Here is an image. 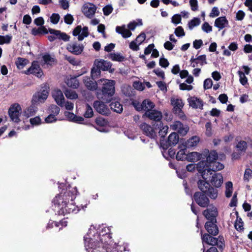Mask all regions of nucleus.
I'll return each mask as SVG.
<instances>
[{
	"label": "nucleus",
	"mask_w": 252,
	"mask_h": 252,
	"mask_svg": "<svg viewBox=\"0 0 252 252\" xmlns=\"http://www.w3.org/2000/svg\"><path fill=\"white\" fill-rule=\"evenodd\" d=\"M76 187L70 186L65 189H63L62 192L57 195L53 199L52 203L59 208L58 215H63L69 214H77L81 209L84 210L87 204H81L80 206L73 203V200L77 194Z\"/></svg>",
	"instance_id": "nucleus-1"
},
{
	"label": "nucleus",
	"mask_w": 252,
	"mask_h": 252,
	"mask_svg": "<svg viewBox=\"0 0 252 252\" xmlns=\"http://www.w3.org/2000/svg\"><path fill=\"white\" fill-rule=\"evenodd\" d=\"M201 156L202 157V159H206L200 161L197 164L196 168L198 172L201 174L203 179L207 178V176H205L206 171L210 172L211 175L212 174L211 171L215 172L224 168L223 164L217 161L218 155L216 151H209V150L205 149L201 154Z\"/></svg>",
	"instance_id": "nucleus-2"
},
{
	"label": "nucleus",
	"mask_w": 252,
	"mask_h": 252,
	"mask_svg": "<svg viewBox=\"0 0 252 252\" xmlns=\"http://www.w3.org/2000/svg\"><path fill=\"white\" fill-rule=\"evenodd\" d=\"M202 215L208 220L204 225L207 233L217 236L219 232V227L217 224V217L218 215L217 208L213 205L210 206L209 208L203 211Z\"/></svg>",
	"instance_id": "nucleus-3"
},
{
	"label": "nucleus",
	"mask_w": 252,
	"mask_h": 252,
	"mask_svg": "<svg viewBox=\"0 0 252 252\" xmlns=\"http://www.w3.org/2000/svg\"><path fill=\"white\" fill-rule=\"evenodd\" d=\"M100 82L102 86L97 90V97L105 103H108L112 100L115 93L116 82L114 80L106 79H100L99 84Z\"/></svg>",
	"instance_id": "nucleus-4"
},
{
	"label": "nucleus",
	"mask_w": 252,
	"mask_h": 252,
	"mask_svg": "<svg viewBox=\"0 0 252 252\" xmlns=\"http://www.w3.org/2000/svg\"><path fill=\"white\" fill-rule=\"evenodd\" d=\"M210 233H203L201 231V239L203 247L205 245L211 246V247H215L216 246L220 250H223L224 246V240L222 236H219L218 238H216Z\"/></svg>",
	"instance_id": "nucleus-5"
},
{
	"label": "nucleus",
	"mask_w": 252,
	"mask_h": 252,
	"mask_svg": "<svg viewBox=\"0 0 252 252\" xmlns=\"http://www.w3.org/2000/svg\"><path fill=\"white\" fill-rule=\"evenodd\" d=\"M193 199L201 207L207 208L209 205L210 200L204 192H195L193 195Z\"/></svg>",
	"instance_id": "nucleus-6"
},
{
	"label": "nucleus",
	"mask_w": 252,
	"mask_h": 252,
	"mask_svg": "<svg viewBox=\"0 0 252 252\" xmlns=\"http://www.w3.org/2000/svg\"><path fill=\"white\" fill-rule=\"evenodd\" d=\"M179 140V137L178 133L172 132L168 137L167 140L160 139V144L162 148L164 149H167L170 146H175L178 143Z\"/></svg>",
	"instance_id": "nucleus-7"
},
{
	"label": "nucleus",
	"mask_w": 252,
	"mask_h": 252,
	"mask_svg": "<svg viewBox=\"0 0 252 252\" xmlns=\"http://www.w3.org/2000/svg\"><path fill=\"white\" fill-rule=\"evenodd\" d=\"M48 32L53 34V35H49L48 39L50 42L54 41L56 38L62 39L64 41H68L69 40L70 36L65 32H62L59 30H56L53 29L49 28Z\"/></svg>",
	"instance_id": "nucleus-8"
},
{
	"label": "nucleus",
	"mask_w": 252,
	"mask_h": 252,
	"mask_svg": "<svg viewBox=\"0 0 252 252\" xmlns=\"http://www.w3.org/2000/svg\"><path fill=\"white\" fill-rule=\"evenodd\" d=\"M21 107L18 103L12 105L9 109L8 114L11 120L16 123L20 122L19 117L21 114Z\"/></svg>",
	"instance_id": "nucleus-9"
},
{
	"label": "nucleus",
	"mask_w": 252,
	"mask_h": 252,
	"mask_svg": "<svg viewBox=\"0 0 252 252\" xmlns=\"http://www.w3.org/2000/svg\"><path fill=\"white\" fill-rule=\"evenodd\" d=\"M24 73L27 75L33 74L38 78H41L43 75V71L36 61L32 62L31 67L25 70Z\"/></svg>",
	"instance_id": "nucleus-10"
},
{
	"label": "nucleus",
	"mask_w": 252,
	"mask_h": 252,
	"mask_svg": "<svg viewBox=\"0 0 252 252\" xmlns=\"http://www.w3.org/2000/svg\"><path fill=\"white\" fill-rule=\"evenodd\" d=\"M96 6L93 3L88 2L85 3L82 7V12L88 18H92L96 10Z\"/></svg>",
	"instance_id": "nucleus-11"
},
{
	"label": "nucleus",
	"mask_w": 252,
	"mask_h": 252,
	"mask_svg": "<svg viewBox=\"0 0 252 252\" xmlns=\"http://www.w3.org/2000/svg\"><path fill=\"white\" fill-rule=\"evenodd\" d=\"M112 233L109 227H105L101 229L99 232L100 242L98 243L105 245L106 243H112Z\"/></svg>",
	"instance_id": "nucleus-12"
},
{
	"label": "nucleus",
	"mask_w": 252,
	"mask_h": 252,
	"mask_svg": "<svg viewBox=\"0 0 252 252\" xmlns=\"http://www.w3.org/2000/svg\"><path fill=\"white\" fill-rule=\"evenodd\" d=\"M104 101H95L94 103V107L95 110L99 114L103 115L108 116L110 114V111L108 106L105 104Z\"/></svg>",
	"instance_id": "nucleus-13"
},
{
	"label": "nucleus",
	"mask_w": 252,
	"mask_h": 252,
	"mask_svg": "<svg viewBox=\"0 0 252 252\" xmlns=\"http://www.w3.org/2000/svg\"><path fill=\"white\" fill-rule=\"evenodd\" d=\"M84 48L83 44H78L76 42L68 43L66 45L67 50L75 55H80L83 52Z\"/></svg>",
	"instance_id": "nucleus-14"
},
{
	"label": "nucleus",
	"mask_w": 252,
	"mask_h": 252,
	"mask_svg": "<svg viewBox=\"0 0 252 252\" xmlns=\"http://www.w3.org/2000/svg\"><path fill=\"white\" fill-rule=\"evenodd\" d=\"M145 115L150 120L159 122V126H161V125H162V123L161 121L162 115L161 112L156 110H151L146 112Z\"/></svg>",
	"instance_id": "nucleus-15"
},
{
	"label": "nucleus",
	"mask_w": 252,
	"mask_h": 252,
	"mask_svg": "<svg viewBox=\"0 0 252 252\" xmlns=\"http://www.w3.org/2000/svg\"><path fill=\"white\" fill-rule=\"evenodd\" d=\"M223 177L220 173H214L211 179L209 180L210 183L216 188H219L221 187L223 183Z\"/></svg>",
	"instance_id": "nucleus-16"
},
{
	"label": "nucleus",
	"mask_w": 252,
	"mask_h": 252,
	"mask_svg": "<svg viewBox=\"0 0 252 252\" xmlns=\"http://www.w3.org/2000/svg\"><path fill=\"white\" fill-rule=\"evenodd\" d=\"M140 128L143 131V133L147 136L151 138H155L157 137L156 132L149 125L143 123L140 125Z\"/></svg>",
	"instance_id": "nucleus-17"
},
{
	"label": "nucleus",
	"mask_w": 252,
	"mask_h": 252,
	"mask_svg": "<svg viewBox=\"0 0 252 252\" xmlns=\"http://www.w3.org/2000/svg\"><path fill=\"white\" fill-rule=\"evenodd\" d=\"M248 145L252 148V139L248 137L247 141L244 140H240L236 145V148L239 152L241 153H245L248 149Z\"/></svg>",
	"instance_id": "nucleus-18"
},
{
	"label": "nucleus",
	"mask_w": 252,
	"mask_h": 252,
	"mask_svg": "<svg viewBox=\"0 0 252 252\" xmlns=\"http://www.w3.org/2000/svg\"><path fill=\"white\" fill-rule=\"evenodd\" d=\"M52 96L57 104L63 107L64 104V97L62 92L59 90H55L52 92Z\"/></svg>",
	"instance_id": "nucleus-19"
},
{
	"label": "nucleus",
	"mask_w": 252,
	"mask_h": 252,
	"mask_svg": "<svg viewBox=\"0 0 252 252\" xmlns=\"http://www.w3.org/2000/svg\"><path fill=\"white\" fill-rule=\"evenodd\" d=\"M188 100L189 106L192 108L203 109V101L201 99L194 96L189 98Z\"/></svg>",
	"instance_id": "nucleus-20"
},
{
	"label": "nucleus",
	"mask_w": 252,
	"mask_h": 252,
	"mask_svg": "<svg viewBox=\"0 0 252 252\" xmlns=\"http://www.w3.org/2000/svg\"><path fill=\"white\" fill-rule=\"evenodd\" d=\"M228 21L225 16H221L217 18L215 21L214 25L219 30H222L228 25Z\"/></svg>",
	"instance_id": "nucleus-21"
},
{
	"label": "nucleus",
	"mask_w": 252,
	"mask_h": 252,
	"mask_svg": "<svg viewBox=\"0 0 252 252\" xmlns=\"http://www.w3.org/2000/svg\"><path fill=\"white\" fill-rule=\"evenodd\" d=\"M110 107L112 110L117 113L121 114L123 110V106L119 101L116 99H112L110 101Z\"/></svg>",
	"instance_id": "nucleus-22"
},
{
	"label": "nucleus",
	"mask_w": 252,
	"mask_h": 252,
	"mask_svg": "<svg viewBox=\"0 0 252 252\" xmlns=\"http://www.w3.org/2000/svg\"><path fill=\"white\" fill-rule=\"evenodd\" d=\"M199 141V138L198 136H192L186 141L184 144H183V147L185 148V149L192 148L196 146Z\"/></svg>",
	"instance_id": "nucleus-23"
},
{
	"label": "nucleus",
	"mask_w": 252,
	"mask_h": 252,
	"mask_svg": "<svg viewBox=\"0 0 252 252\" xmlns=\"http://www.w3.org/2000/svg\"><path fill=\"white\" fill-rule=\"evenodd\" d=\"M84 83L88 89L91 91L97 90V84L95 80L86 77L84 79Z\"/></svg>",
	"instance_id": "nucleus-24"
},
{
	"label": "nucleus",
	"mask_w": 252,
	"mask_h": 252,
	"mask_svg": "<svg viewBox=\"0 0 252 252\" xmlns=\"http://www.w3.org/2000/svg\"><path fill=\"white\" fill-rule=\"evenodd\" d=\"M206 195L209 197L211 199L215 200L218 196V190L217 189L214 188L213 187L208 186V189L205 190L204 192Z\"/></svg>",
	"instance_id": "nucleus-25"
},
{
	"label": "nucleus",
	"mask_w": 252,
	"mask_h": 252,
	"mask_svg": "<svg viewBox=\"0 0 252 252\" xmlns=\"http://www.w3.org/2000/svg\"><path fill=\"white\" fill-rule=\"evenodd\" d=\"M209 172H207L206 171L205 173V176H207V178L203 180H199L197 182V186L199 189L201 190L200 192H204L205 190H206L208 189V186H210L211 185L208 182L206 181V179L208 178V173Z\"/></svg>",
	"instance_id": "nucleus-26"
},
{
	"label": "nucleus",
	"mask_w": 252,
	"mask_h": 252,
	"mask_svg": "<svg viewBox=\"0 0 252 252\" xmlns=\"http://www.w3.org/2000/svg\"><path fill=\"white\" fill-rule=\"evenodd\" d=\"M31 33L34 36L41 35L48 33V30L45 26H41L38 28L32 29Z\"/></svg>",
	"instance_id": "nucleus-27"
},
{
	"label": "nucleus",
	"mask_w": 252,
	"mask_h": 252,
	"mask_svg": "<svg viewBox=\"0 0 252 252\" xmlns=\"http://www.w3.org/2000/svg\"><path fill=\"white\" fill-rule=\"evenodd\" d=\"M77 77H71L70 79H67L66 83L68 87L72 89H77L79 87V82L77 79Z\"/></svg>",
	"instance_id": "nucleus-28"
},
{
	"label": "nucleus",
	"mask_w": 252,
	"mask_h": 252,
	"mask_svg": "<svg viewBox=\"0 0 252 252\" xmlns=\"http://www.w3.org/2000/svg\"><path fill=\"white\" fill-rule=\"evenodd\" d=\"M174 130H177L180 133L186 134L188 130L184 128L183 124L180 121H176L172 126Z\"/></svg>",
	"instance_id": "nucleus-29"
},
{
	"label": "nucleus",
	"mask_w": 252,
	"mask_h": 252,
	"mask_svg": "<svg viewBox=\"0 0 252 252\" xmlns=\"http://www.w3.org/2000/svg\"><path fill=\"white\" fill-rule=\"evenodd\" d=\"M37 109L36 105L32 102V105L25 110V115L28 118L33 116L35 114Z\"/></svg>",
	"instance_id": "nucleus-30"
},
{
	"label": "nucleus",
	"mask_w": 252,
	"mask_h": 252,
	"mask_svg": "<svg viewBox=\"0 0 252 252\" xmlns=\"http://www.w3.org/2000/svg\"><path fill=\"white\" fill-rule=\"evenodd\" d=\"M46 99H44L43 96L38 92L35 93L32 98V102L36 105L40 103L45 101Z\"/></svg>",
	"instance_id": "nucleus-31"
},
{
	"label": "nucleus",
	"mask_w": 252,
	"mask_h": 252,
	"mask_svg": "<svg viewBox=\"0 0 252 252\" xmlns=\"http://www.w3.org/2000/svg\"><path fill=\"white\" fill-rule=\"evenodd\" d=\"M98 67L100 68L102 70L106 71L108 70L112 66L111 62L104 60H100L97 63Z\"/></svg>",
	"instance_id": "nucleus-32"
},
{
	"label": "nucleus",
	"mask_w": 252,
	"mask_h": 252,
	"mask_svg": "<svg viewBox=\"0 0 252 252\" xmlns=\"http://www.w3.org/2000/svg\"><path fill=\"white\" fill-rule=\"evenodd\" d=\"M108 57L113 61L119 62H123L125 59V57L121 55L120 53H111L108 55Z\"/></svg>",
	"instance_id": "nucleus-33"
},
{
	"label": "nucleus",
	"mask_w": 252,
	"mask_h": 252,
	"mask_svg": "<svg viewBox=\"0 0 252 252\" xmlns=\"http://www.w3.org/2000/svg\"><path fill=\"white\" fill-rule=\"evenodd\" d=\"M29 62V60L27 59L18 57L15 62V64L18 68L22 69Z\"/></svg>",
	"instance_id": "nucleus-34"
},
{
	"label": "nucleus",
	"mask_w": 252,
	"mask_h": 252,
	"mask_svg": "<svg viewBox=\"0 0 252 252\" xmlns=\"http://www.w3.org/2000/svg\"><path fill=\"white\" fill-rule=\"evenodd\" d=\"M174 107L173 109V113L175 112L181 111L184 106L182 100L181 99H176L173 104Z\"/></svg>",
	"instance_id": "nucleus-35"
},
{
	"label": "nucleus",
	"mask_w": 252,
	"mask_h": 252,
	"mask_svg": "<svg viewBox=\"0 0 252 252\" xmlns=\"http://www.w3.org/2000/svg\"><path fill=\"white\" fill-rule=\"evenodd\" d=\"M49 87L47 83L43 84L41 86L40 92H38L43 96L44 99H47L49 94Z\"/></svg>",
	"instance_id": "nucleus-36"
},
{
	"label": "nucleus",
	"mask_w": 252,
	"mask_h": 252,
	"mask_svg": "<svg viewBox=\"0 0 252 252\" xmlns=\"http://www.w3.org/2000/svg\"><path fill=\"white\" fill-rule=\"evenodd\" d=\"M181 149L177 152L176 158L178 160H184L187 158V155L185 153V148H182V146H180Z\"/></svg>",
	"instance_id": "nucleus-37"
},
{
	"label": "nucleus",
	"mask_w": 252,
	"mask_h": 252,
	"mask_svg": "<svg viewBox=\"0 0 252 252\" xmlns=\"http://www.w3.org/2000/svg\"><path fill=\"white\" fill-rule=\"evenodd\" d=\"M146 102L147 101L143 100L141 103L138 101L135 100L132 102V104L137 111H141L143 110L144 107H145Z\"/></svg>",
	"instance_id": "nucleus-38"
},
{
	"label": "nucleus",
	"mask_w": 252,
	"mask_h": 252,
	"mask_svg": "<svg viewBox=\"0 0 252 252\" xmlns=\"http://www.w3.org/2000/svg\"><path fill=\"white\" fill-rule=\"evenodd\" d=\"M100 68L98 67L97 65L96 67H93L91 69V78L93 80H95L100 75Z\"/></svg>",
	"instance_id": "nucleus-39"
},
{
	"label": "nucleus",
	"mask_w": 252,
	"mask_h": 252,
	"mask_svg": "<svg viewBox=\"0 0 252 252\" xmlns=\"http://www.w3.org/2000/svg\"><path fill=\"white\" fill-rule=\"evenodd\" d=\"M200 20L198 18H193L188 23V27L190 30H192L194 27L198 26L200 23Z\"/></svg>",
	"instance_id": "nucleus-40"
},
{
	"label": "nucleus",
	"mask_w": 252,
	"mask_h": 252,
	"mask_svg": "<svg viewBox=\"0 0 252 252\" xmlns=\"http://www.w3.org/2000/svg\"><path fill=\"white\" fill-rule=\"evenodd\" d=\"M12 36L9 35H0V45L9 44L11 42Z\"/></svg>",
	"instance_id": "nucleus-41"
},
{
	"label": "nucleus",
	"mask_w": 252,
	"mask_h": 252,
	"mask_svg": "<svg viewBox=\"0 0 252 252\" xmlns=\"http://www.w3.org/2000/svg\"><path fill=\"white\" fill-rule=\"evenodd\" d=\"M94 115V112L92 108L89 104H86V111L84 114V117L86 118H92Z\"/></svg>",
	"instance_id": "nucleus-42"
},
{
	"label": "nucleus",
	"mask_w": 252,
	"mask_h": 252,
	"mask_svg": "<svg viewBox=\"0 0 252 252\" xmlns=\"http://www.w3.org/2000/svg\"><path fill=\"white\" fill-rule=\"evenodd\" d=\"M102 243H98V246L97 247L93 249L91 252H105L108 246H106Z\"/></svg>",
	"instance_id": "nucleus-43"
},
{
	"label": "nucleus",
	"mask_w": 252,
	"mask_h": 252,
	"mask_svg": "<svg viewBox=\"0 0 252 252\" xmlns=\"http://www.w3.org/2000/svg\"><path fill=\"white\" fill-rule=\"evenodd\" d=\"M252 178V170L249 168L245 169L243 179L244 181L249 182L250 179Z\"/></svg>",
	"instance_id": "nucleus-44"
},
{
	"label": "nucleus",
	"mask_w": 252,
	"mask_h": 252,
	"mask_svg": "<svg viewBox=\"0 0 252 252\" xmlns=\"http://www.w3.org/2000/svg\"><path fill=\"white\" fill-rule=\"evenodd\" d=\"M95 122L97 126L101 127L105 126L108 124V121L102 117L96 118Z\"/></svg>",
	"instance_id": "nucleus-45"
},
{
	"label": "nucleus",
	"mask_w": 252,
	"mask_h": 252,
	"mask_svg": "<svg viewBox=\"0 0 252 252\" xmlns=\"http://www.w3.org/2000/svg\"><path fill=\"white\" fill-rule=\"evenodd\" d=\"M238 74L240 77V83L243 86L246 85L248 83V79L245 76L244 72L239 70L238 71Z\"/></svg>",
	"instance_id": "nucleus-46"
},
{
	"label": "nucleus",
	"mask_w": 252,
	"mask_h": 252,
	"mask_svg": "<svg viewBox=\"0 0 252 252\" xmlns=\"http://www.w3.org/2000/svg\"><path fill=\"white\" fill-rule=\"evenodd\" d=\"M146 101L145 104V107H144L143 111L147 112V111H150L152 110L155 107L154 103L149 99H145Z\"/></svg>",
	"instance_id": "nucleus-47"
},
{
	"label": "nucleus",
	"mask_w": 252,
	"mask_h": 252,
	"mask_svg": "<svg viewBox=\"0 0 252 252\" xmlns=\"http://www.w3.org/2000/svg\"><path fill=\"white\" fill-rule=\"evenodd\" d=\"M159 126L162 127V128L160 129V130L158 132L159 135L160 136L161 138H162V139H163L164 137L167 133L168 127L167 126H163V125L162 126V125H161V126Z\"/></svg>",
	"instance_id": "nucleus-48"
},
{
	"label": "nucleus",
	"mask_w": 252,
	"mask_h": 252,
	"mask_svg": "<svg viewBox=\"0 0 252 252\" xmlns=\"http://www.w3.org/2000/svg\"><path fill=\"white\" fill-rule=\"evenodd\" d=\"M107 246H108V248H107L106 250V251L105 252H119V251L118 250V248L116 247H114L113 246V243H106L105 245Z\"/></svg>",
	"instance_id": "nucleus-49"
},
{
	"label": "nucleus",
	"mask_w": 252,
	"mask_h": 252,
	"mask_svg": "<svg viewBox=\"0 0 252 252\" xmlns=\"http://www.w3.org/2000/svg\"><path fill=\"white\" fill-rule=\"evenodd\" d=\"M64 94L66 97L70 99H76L78 97L77 94L73 91L66 90Z\"/></svg>",
	"instance_id": "nucleus-50"
},
{
	"label": "nucleus",
	"mask_w": 252,
	"mask_h": 252,
	"mask_svg": "<svg viewBox=\"0 0 252 252\" xmlns=\"http://www.w3.org/2000/svg\"><path fill=\"white\" fill-rule=\"evenodd\" d=\"M30 122L32 126H37L41 124V120L39 116H36L33 118H31Z\"/></svg>",
	"instance_id": "nucleus-51"
},
{
	"label": "nucleus",
	"mask_w": 252,
	"mask_h": 252,
	"mask_svg": "<svg viewBox=\"0 0 252 252\" xmlns=\"http://www.w3.org/2000/svg\"><path fill=\"white\" fill-rule=\"evenodd\" d=\"M113 8L111 5H107L103 9V14L105 16L110 15L113 11Z\"/></svg>",
	"instance_id": "nucleus-52"
},
{
	"label": "nucleus",
	"mask_w": 252,
	"mask_h": 252,
	"mask_svg": "<svg viewBox=\"0 0 252 252\" xmlns=\"http://www.w3.org/2000/svg\"><path fill=\"white\" fill-rule=\"evenodd\" d=\"M175 34L178 37L185 36V32L183 27L181 26H179L176 28L175 30Z\"/></svg>",
	"instance_id": "nucleus-53"
},
{
	"label": "nucleus",
	"mask_w": 252,
	"mask_h": 252,
	"mask_svg": "<svg viewBox=\"0 0 252 252\" xmlns=\"http://www.w3.org/2000/svg\"><path fill=\"white\" fill-rule=\"evenodd\" d=\"M60 19V15L58 13H53L50 17L51 22L53 24H57Z\"/></svg>",
	"instance_id": "nucleus-54"
},
{
	"label": "nucleus",
	"mask_w": 252,
	"mask_h": 252,
	"mask_svg": "<svg viewBox=\"0 0 252 252\" xmlns=\"http://www.w3.org/2000/svg\"><path fill=\"white\" fill-rule=\"evenodd\" d=\"M122 29L123 32L121 33V35L123 37L126 38L129 37L131 35V32L129 30L126 29L125 25L123 26V28Z\"/></svg>",
	"instance_id": "nucleus-55"
},
{
	"label": "nucleus",
	"mask_w": 252,
	"mask_h": 252,
	"mask_svg": "<svg viewBox=\"0 0 252 252\" xmlns=\"http://www.w3.org/2000/svg\"><path fill=\"white\" fill-rule=\"evenodd\" d=\"M159 64L162 67L166 68L169 65V63L167 59L162 57L159 59Z\"/></svg>",
	"instance_id": "nucleus-56"
},
{
	"label": "nucleus",
	"mask_w": 252,
	"mask_h": 252,
	"mask_svg": "<svg viewBox=\"0 0 252 252\" xmlns=\"http://www.w3.org/2000/svg\"><path fill=\"white\" fill-rule=\"evenodd\" d=\"M50 109L52 114L55 115V116L58 115L60 111V108L56 105H51Z\"/></svg>",
	"instance_id": "nucleus-57"
},
{
	"label": "nucleus",
	"mask_w": 252,
	"mask_h": 252,
	"mask_svg": "<svg viewBox=\"0 0 252 252\" xmlns=\"http://www.w3.org/2000/svg\"><path fill=\"white\" fill-rule=\"evenodd\" d=\"M64 21L66 24L71 25L74 21V18L71 14H67L64 17Z\"/></svg>",
	"instance_id": "nucleus-58"
},
{
	"label": "nucleus",
	"mask_w": 252,
	"mask_h": 252,
	"mask_svg": "<svg viewBox=\"0 0 252 252\" xmlns=\"http://www.w3.org/2000/svg\"><path fill=\"white\" fill-rule=\"evenodd\" d=\"M201 28L202 30L207 33H209L212 31V27L207 22H204L202 24Z\"/></svg>",
	"instance_id": "nucleus-59"
},
{
	"label": "nucleus",
	"mask_w": 252,
	"mask_h": 252,
	"mask_svg": "<svg viewBox=\"0 0 252 252\" xmlns=\"http://www.w3.org/2000/svg\"><path fill=\"white\" fill-rule=\"evenodd\" d=\"M213 85V82L211 79L208 78L204 80V90H207L212 88Z\"/></svg>",
	"instance_id": "nucleus-60"
},
{
	"label": "nucleus",
	"mask_w": 252,
	"mask_h": 252,
	"mask_svg": "<svg viewBox=\"0 0 252 252\" xmlns=\"http://www.w3.org/2000/svg\"><path fill=\"white\" fill-rule=\"evenodd\" d=\"M189 157H191L190 159L193 161H197L200 159H202V157L201 156V154H199L197 152H191L189 154Z\"/></svg>",
	"instance_id": "nucleus-61"
},
{
	"label": "nucleus",
	"mask_w": 252,
	"mask_h": 252,
	"mask_svg": "<svg viewBox=\"0 0 252 252\" xmlns=\"http://www.w3.org/2000/svg\"><path fill=\"white\" fill-rule=\"evenodd\" d=\"M181 20L182 18L181 15L177 14L174 15L171 19L172 22L176 25L181 23Z\"/></svg>",
	"instance_id": "nucleus-62"
},
{
	"label": "nucleus",
	"mask_w": 252,
	"mask_h": 252,
	"mask_svg": "<svg viewBox=\"0 0 252 252\" xmlns=\"http://www.w3.org/2000/svg\"><path fill=\"white\" fill-rule=\"evenodd\" d=\"M42 58L45 63L47 64H50L51 63L54 62L55 61L49 54L44 55Z\"/></svg>",
	"instance_id": "nucleus-63"
},
{
	"label": "nucleus",
	"mask_w": 252,
	"mask_h": 252,
	"mask_svg": "<svg viewBox=\"0 0 252 252\" xmlns=\"http://www.w3.org/2000/svg\"><path fill=\"white\" fill-rule=\"evenodd\" d=\"M146 34L144 32H142L139 34L135 39V40L141 44L145 39Z\"/></svg>",
	"instance_id": "nucleus-64"
}]
</instances>
